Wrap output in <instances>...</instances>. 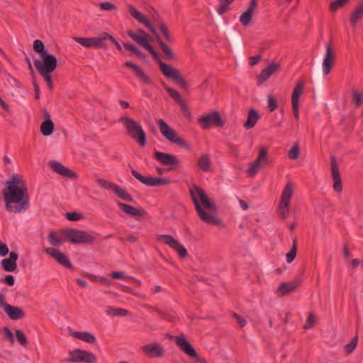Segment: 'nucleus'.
Listing matches in <instances>:
<instances>
[{"mask_svg":"<svg viewBox=\"0 0 363 363\" xmlns=\"http://www.w3.org/2000/svg\"><path fill=\"white\" fill-rule=\"evenodd\" d=\"M5 185L2 194L6 211L16 213L26 211L30 206L29 196L23 176L13 174Z\"/></svg>","mask_w":363,"mask_h":363,"instance_id":"1","label":"nucleus"},{"mask_svg":"<svg viewBox=\"0 0 363 363\" xmlns=\"http://www.w3.org/2000/svg\"><path fill=\"white\" fill-rule=\"evenodd\" d=\"M189 194L197 214L203 222L216 226L223 225L221 220L203 209L204 208L209 212L215 213L217 211V206L213 201L208 198L206 193L201 187L193 184L190 187Z\"/></svg>","mask_w":363,"mask_h":363,"instance_id":"2","label":"nucleus"},{"mask_svg":"<svg viewBox=\"0 0 363 363\" xmlns=\"http://www.w3.org/2000/svg\"><path fill=\"white\" fill-rule=\"evenodd\" d=\"M122 123L128 135L141 147L147 145V136L142 126L136 121L128 116H123L118 120Z\"/></svg>","mask_w":363,"mask_h":363,"instance_id":"3","label":"nucleus"},{"mask_svg":"<svg viewBox=\"0 0 363 363\" xmlns=\"http://www.w3.org/2000/svg\"><path fill=\"white\" fill-rule=\"evenodd\" d=\"M156 123L158 125L159 130L161 134L165 138L166 140L169 141L172 143L176 144L179 147H184L185 149L189 150L190 145L189 143L181 138L177 133L167 123V122L162 119L159 118L156 119Z\"/></svg>","mask_w":363,"mask_h":363,"instance_id":"4","label":"nucleus"},{"mask_svg":"<svg viewBox=\"0 0 363 363\" xmlns=\"http://www.w3.org/2000/svg\"><path fill=\"white\" fill-rule=\"evenodd\" d=\"M150 54L152 55L154 59L159 62L160 69L162 74L166 77L171 79L181 87L184 88L185 90L187 89V83L178 69L174 68L171 65H169L162 62L160 55H158L155 50L150 52Z\"/></svg>","mask_w":363,"mask_h":363,"instance_id":"5","label":"nucleus"},{"mask_svg":"<svg viewBox=\"0 0 363 363\" xmlns=\"http://www.w3.org/2000/svg\"><path fill=\"white\" fill-rule=\"evenodd\" d=\"M150 54L152 55L154 59L159 62L160 69L162 74L166 77L171 79L181 87L184 88L185 90L187 89V83L178 69L174 68L171 65H169L162 62L160 55H158L155 50L150 52Z\"/></svg>","mask_w":363,"mask_h":363,"instance_id":"6","label":"nucleus"},{"mask_svg":"<svg viewBox=\"0 0 363 363\" xmlns=\"http://www.w3.org/2000/svg\"><path fill=\"white\" fill-rule=\"evenodd\" d=\"M62 235L74 244H91L96 238L86 231L74 228H66L62 230Z\"/></svg>","mask_w":363,"mask_h":363,"instance_id":"7","label":"nucleus"},{"mask_svg":"<svg viewBox=\"0 0 363 363\" xmlns=\"http://www.w3.org/2000/svg\"><path fill=\"white\" fill-rule=\"evenodd\" d=\"M176 345L187 356L195 359L196 363H207L206 359L198 355L193 346L187 341L184 334L174 337Z\"/></svg>","mask_w":363,"mask_h":363,"instance_id":"8","label":"nucleus"},{"mask_svg":"<svg viewBox=\"0 0 363 363\" xmlns=\"http://www.w3.org/2000/svg\"><path fill=\"white\" fill-rule=\"evenodd\" d=\"M69 358L62 360L64 362L67 363H96V357L93 353L82 350L80 349H75L68 352Z\"/></svg>","mask_w":363,"mask_h":363,"instance_id":"9","label":"nucleus"},{"mask_svg":"<svg viewBox=\"0 0 363 363\" xmlns=\"http://www.w3.org/2000/svg\"><path fill=\"white\" fill-rule=\"evenodd\" d=\"M269 163L268 150L265 147H261L257 159L251 164V167L247 170L248 177H255L258 172Z\"/></svg>","mask_w":363,"mask_h":363,"instance_id":"10","label":"nucleus"},{"mask_svg":"<svg viewBox=\"0 0 363 363\" xmlns=\"http://www.w3.org/2000/svg\"><path fill=\"white\" fill-rule=\"evenodd\" d=\"M198 123L203 128L208 129L211 127L222 128L225 123L218 111H213L203 115L198 119Z\"/></svg>","mask_w":363,"mask_h":363,"instance_id":"11","label":"nucleus"},{"mask_svg":"<svg viewBox=\"0 0 363 363\" xmlns=\"http://www.w3.org/2000/svg\"><path fill=\"white\" fill-rule=\"evenodd\" d=\"M43 62L39 60L34 61V65L38 72H53L57 65V60L48 52L40 56Z\"/></svg>","mask_w":363,"mask_h":363,"instance_id":"12","label":"nucleus"},{"mask_svg":"<svg viewBox=\"0 0 363 363\" xmlns=\"http://www.w3.org/2000/svg\"><path fill=\"white\" fill-rule=\"evenodd\" d=\"M131 173L142 184L148 186H166L171 183L170 179L168 178L145 177L134 169H132Z\"/></svg>","mask_w":363,"mask_h":363,"instance_id":"13","label":"nucleus"},{"mask_svg":"<svg viewBox=\"0 0 363 363\" xmlns=\"http://www.w3.org/2000/svg\"><path fill=\"white\" fill-rule=\"evenodd\" d=\"M157 240L162 242L169 245L171 248L174 249L182 259L186 257V249L173 236L170 235H157Z\"/></svg>","mask_w":363,"mask_h":363,"instance_id":"14","label":"nucleus"},{"mask_svg":"<svg viewBox=\"0 0 363 363\" xmlns=\"http://www.w3.org/2000/svg\"><path fill=\"white\" fill-rule=\"evenodd\" d=\"M74 40L84 48H106L107 45L105 43V33L100 37L94 38H80L74 37Z\"/></svg>","mask_w":363,"mask_h":363,"instance_id":"15","label":"nucleus"},{"mask_svg":"<svg viewBox=\"0 0 363 363\" xmlns=\"http://www.w3.org/2000/svg\"><path fill=\"white\" fill-rule=\"evenodd\" d=\"M118 206L123 213L133 217L138 220H142L147 214V211L142 207L135 208L122 202H118Z\"/></svg>","mask_w":363,"mask_h":363,"instance_id":"16","label":"nucleus"},{"mask_svg":"<svg viewBox=\"0 0 363 363\" xmlns=\"http://www.w3.org/2000/svg\"><path fill=\"white\" fill-rule=\"evenodd\" d=\"M45 252L51 256L59 264L64 266L65 268L68 269H74V267L69 262L68 257L58 249L54 247H49L45 250Z\"/></svg>","mask_w":363,"mask_h":363,"instance_id":"17","label":"nucleus"},{"mask_svg":"<svg viewBox=\"0 0 363 363\" xmlns=\"http://www.w3.org/2000/svg\"><path fill=\"white\" fill-rule=\"evenodd\" d=\"M326 51L323 62V72L328 75L332 70L335 62V54L332 48V43H328L326 46Z\"/></svg>","mask_w":363,"mask_h":363,"instance_id":"18","label":"nucleus"},{"mask_svg":"<svg viewBox=\"0 0 363 363\" xmlns=\"http://www.w3.org/2000/svg\"><path fill=\"white\" fill-rule=\"evenodd\" d=\"M141 350L150 358H159L164 355V347L155 342L143 345Z\"/></svg>","mask_w":363,"mask_h":363,"instance_id":"19","label":"nucleus"},{"mask_svg":"<svg viewBox=\"0 0 363 363\" xmlns=\"http://www.w3.org/2000/svg\"><path fill=\"white\" fill-rule=\"evenodd\" d=\"M154 157L163 165L171 166L170 169L179 164L177 157L172 154L156 151L154 153Z\"/></svg>","mask_w":363,"mask_h":363,"instance_id":"20","label":"nucleus"},{"mask_svg":"<svg viewBox=\"0 0 363 363\" xmlns=\"http://www.w3.org/2000/svg\"><path fill=\"white\" fill-rule=\"evenodd\" d=\"M331 172L332 177L333 179V189L337 193H341L342 191L343 187L342 184V179L340 173V170L336 162V160L335 157H331Z\"/></svg>","mask_w":363,"mask_h":363,"instance_id":"21","label":"nucleus"},{"mask_svg":"<svg viewBox=\"0 0 363 363\" xmlns=\"http://www.w3.org/2000/svg\"><path fill=\"white\" fill-rule=\"evenodd\" d=\"M128 11L130 14L134 18L144 25L152 34L155 35L157 33L155 27L152 25V23L144 14L137 11L135 8L132 5L128 6Z\"/></svg>","mask_w":363,"mask_h":363,"instance_id":"22","label":"nucleus"},{"mask_svg":"<svg viewBox=\"0 0 363 363\" xmlns=\"http://www.w3.org/2000/svg\"><path fill=\"white\" fill-rule=\"evenodd\" d=\"M50 168L57 174L66 177L69 179H77V174L69 168L65 167L60 162L57 161H50L48 163Z\"/></svg>","mask_w":363,"mask_h":363,"instance_id":"23","label":"nucleus"},{"mask_svg":"<svg viewBox=\"0 0 363 363\" xmlns=\"http://www.w3.org/2000/svg\"><path fill=\"white\" fill-rule=\"evenodd\" d=\"M299 279H294L289 282H283L277 289V294L279 297H283L292 291H294L300 285Z\"/></svg>","mask_w":363,"mask_h":363,"instance_id":"24","label":"nucleus"},{"mask_svg":"<svg viewBox=\"0 0 363 363\" xmlns=\"http://www.w3.org/2000/svg\"><path fill=\"white\" fill-rule=\"evenodd\" d=\"M124 65L127 67L131 68L135 72V76L140 79V81L145 84H153L152 79L142 70V69L136 64L132 62L127 61L124 63Z\"/></svg>","mask_w":363,"mask_h":363,"instance_id":"25","label":"nucleus"},{"mask_svg":"<svg viewBox=\"0 0 363 363\" xmlns=\"http://www.w3.org/2000/svg\"><path fill=\"white\" fill-rule=\"evenodd\" d=\"M280 69L279 64L272 63L264 68L261 73L257 77V84L259 86L267 81L274 72Z\"/></svg>","mask_w":363,"mask_h":363,"instance_id":"26","label":"nucleus"},{"mask_svg":"<svg viewBox=\"0 0 363 363\" xmlns=\"http://www.w3.org/2000/svg\"><path fill=\"white\" fill-rule=\"evenodd\" d=\"M18 255L15 252H11L9 255V257L6 259H4L1 260V263L3 269L6 272H13L17 268L16 261L18 259Z\"/></svg>","mask_w":363,"mask_h":363,"instance_id":"27","label":"nucleus"},{"mask_svg":"<svg viewBox=\"0 0 363 363\" xmlns=\"http://www.w3.org/2000/svg\"><path fill=\"white\" fill-rule=\"evenodd\" d=\"M5 313L13 320H20L26 316V313L21 307L13 306L10 304L6 306Z\"/></svg>","mask_w":363,"mask_h":363,"instance_id":"28","label":"nucleus"},{"mask_svg":"<svg viewBox=\"0 0 363 363\" xmlns=\"http://www.w3.org/2000/svg\"><path fill=\"white\" fill-rule=\"evenodd\" d=\"M260 118V115L255 108H250L248 111V115L246 121L244 123L243 126L246 129L252 128Z\"/></svg>","mask_w":363,"mask_h":363,"instance_id":"29","label":"nucleus"},{"mask_svg":"<svg viewBox=\"0 0 363 363\" xmlns=\"http://www.w3.org/2000/svg\"><path fill=\"white\" fill-rule=\"evenodd\" d=\"M305 82L299 79L295 86L291 95V104H299V98L303 94Z\"/></svg>","mask_w":363,"mask_h":363,"instance_id":"30","label":"nucleus"},{"mask_svg":"<svg viewBox=\"0 0 363 363\" xmlns=\"http://www.w3.org/2000/svg\"><path fill=\"white\" fill-rule=\"evenodd\" d=\"M72 335L75 338H77L82 341H84V342L89 343V344H94L96 342V339L95 336L89 332L76 331V332H74L72 334Z\"/></svg>","mask_w":363,"mask_h":363,"instance_id":"31","label":"nucleus"},{"mask_svg":"<svg viewBox=\"0 0 363 363\" xmlns=\"http://www.w3.org/2000/svg\"><path fill=\"white\" fill-rule=\"evenodd\" d=\"M157 42L159 43L160 49L165 55L166 58L169 60H173L175 57L174 53L167 46V45L162 40L161 37L157 34L155 35Z\"/></svg>","mask_w":363,"mask_h":363,"instance_id":"32","label":"nucleus"},{"mask_svg":"<svg viewBox=\"0 0 363 363\" xmlns=\"http://www.w3.org/2000/svg\"><path fill=\"white\" fill-rule=\"evenodd\" d=\"M363 17V1L360 2L357 7L353 11L350 16V24L352 26H356L357 22Z\"/></svg>","mask_w":363,"mask_h":363,"instance_id":"33","label":"nucleus"},{"mask_svg":"<svg viewBox=\"0 0 363 363\" xmlns=\"http://www.w3.org/2000/svg\"><path fill=\"white\" fill-rule=\"evenodd\" d=\"M198 167L203 172H208L211 170V160L208 155H202L198 160Z\"/></svg>","mask_w":363,"mask_h":363,"instance_id":"34","label":"nucleus"},{"mask_svg":"<svg viewBox=\"0 0 363 363\" xmlns=\"http://www.w3.org/2000/svg\"><path fill=\"white\" fill-rule=\"evenodd\" d=\"M54 123L51 119L45 120L40 125V131L44 136L50 135L54 130Z\"/></svg>","mask_w":363,"mask_h":363,"instance_id":"35","label":"nucleus"},{"mask_svg":"<svg viewBox=\"0 0 363 363\" xmlns=\"http://www.w3.org/2000/svg\"><path fill=\"white\" fill-rule=\"evenodd\" d=\"M293 192L294 190L291 184L287 183L281 193V202L284 203V204H290L291 197L293 195Z\"/></svg>","mask_w":363,"mask_h":363,"instance_id":"36","label":"nucleus"},{"mask_svg":"<svg viewBox=\"0 0 363 363\" xmlns=\"http://www.w3.org/2000/svg\"><path fill=\"white\" fill-rule=\"evenodd\" d=\"M113 191L116 194V195L120 199L129 202L133 201V198L130 194H129L125 190H124L121 186L116 184V187H114Z\"/></svg>","mask_w":363,"mask_h":363,"instance_id":"37","label":"nucleus"},{"mask_svg":"<svg viewBox=\"0 0 363 363\" xmlns=\"http://www.w3.org/2000/svg\"><path fill=\"white\" fill-rule=\"evenodd\" d=\"M123 48L125 50H128L131 51L132 52H133L138 57H139L140 59H143V60H145L146 59L147 55L144 52H143L141 50H140L134 45L130 44V43H124L123 44Z\"/></svg>","mask_w":363,"mask_h":363,"instance_id":"38","label":"nucleus"},{"mask_svg":"<svg viewBox=\"0 0 363 363\" xmlns=\"http://www.w3.org/2000/svg\"><path fill=\"white\" fill-rule=\"evenodd\" d=\"M48 240L50 245L54 247H60L63 244V240L55 231L49 233Z\"/></svg>","mask_w":363,"mask_h":363,"instance_id":"39","label":"nucleus"},{"mask_svg":"<svg viewBox=\"0 0 363 363\" xmlns=\"http://www.w3.org/2000/svg\"><path fill=\"white\" fill-rule=\"evenodd\" d=\"M159 29L167 43H172L174 41V37L171 35L169 28L164 22L160 23Z\"/></svg>","mask_w":363,"mask_h":363,"instance_id":"40","label":"nucleus"},{"mask_svg":"<svg viewBox=\"0 0 363 363\" xmlns=\"http://www.w3.org/2000/svg\"><path fill=\"white\" fill-rule=\"evenodd\" d=\"M135 38V43L142 48L146 49L150 53L155 50L154 48L149 43V38H145L142 37H137Z\"/></svg>","mask_w":363,"mask_h":363,"instance_id":"41","label":"nucleus"},{"mask_svg":"<svg viewBox=\"0 0 363 363\" xmlns=\"http://www.w3.org/2000/svg\"><path fill=\"white\" fill-rule=\"evenodd\" d=\"M15 335L18 342L21 346L26 347L28 344V341L25 333L21 330L17 329L15 330Z\"/></svg>","mask_w":363,"mask_h":363,"instance_id":"42","label":"nucleus"},{"mask_svg":"<svg viewBox=\"0 0 363 363\" xmlns=\"http://www.w3.org/2000/svg\"><path fill=\"white\" fill-rule=\"evenodd\" d=\"M297 253V241L295 238L293 241V245L291 250L286 254V261L288 263H291L296 257Z\"/></svg>","mask_w":363,"mask_h":363,"instance_id":"43","label":"nucleus"},{"mask_svg":"<svg viewBox=\"0 0 363 363\" xmlns=\"http://www.w3.org/2000/svg\"><path fill=\"white\" fill-rule=\"evenodd\" d=\"M127 35L133 40L135 42V38H137V37H142V38H149L150 35L145 33V30H142V29H138L136 32H133L132 30H128L127 32Z\"/></svg>","mask_w":363,"mask_h":363,"instance_id":"44","label":"nucleus"},{"mask_svg":"<svg viewBox=\"0 0 363 363\" xmlns=\"http://www.w3.org/2000/svg\"><path fill=\"white\" fill-rule=\"evenodd\" d=\"M252 14L253 13L247 10L242 13L240 17V21L243 26H247L250 23L252 19Z\"/></svg>","mask_w":363,"mask_h":363,"instance_id":"45","label":"nucleus"},{"mask_svg":"<svg viewBox=\"0 0 363 363\" xmlns=\"http://www.w3.org/2000/svg\"><path fill=\"white\" fill-rule=\"evenodd\" d=\"M33 50L40 54V56L48 52L45 49L44 43L40 40H35L34 41Z\"/></svg>","mask_w":363,"mask_h":363,"instance_id":"46","label":"nucleus"},{"mask_svg":"<svg viewBox=\"0 0 363 363\" xmlns=\"http://www.w3.org/2000/svg\"><path fill=\"white\" fill-rule=\"evenodd\" d=\"M96 181L101 187L104 189L113 191L114 187H116V184L108 182L103 178H98Z\"/></svg>","mask_w":363,"mask_h":363,"instance_id":"47","label":"nucleus"},{"mask_svg":"<svg viewBox=\"0 0 363 363\" xmlns=\"http://www.w3.org/2000/svg\"><path fill=\"white\" fill-rule=\"evenodd\" d=\"M300 155V148L297 143L294 144L291 150L288 152V157L291 160H296Z\"/></svg>","mask_w":363,"mask_h":363,"instance_id":"48","label":"nucleus"},{"mask_svg":"<svg viewBox=\"0 0 363 363\" xmlns=\"http://www.w3.org/2000/svg\"><path fill=\"white\" fill-rule=\"evenodd\" d=\"M349 0H335L331 2L330 5V10L332 12L336 11L340 8L344 6L348 3Z\"/></svg>","mask_w":363,"mask_h":363,"instance_id":"49","label":"nucleus"},{"mask_svg":"<svg viewBox=\"0 0 363 363\" xmlns=\"http://www.w3.org/2000/svg\"><path fill=\"white\" fill-rule=\"evenodd\" d=\"M164 89L171 96V97L177 102V101H180L182 96L180 94L175 91L174 89L167 86L165 84H162Z\"/></svg>","mask_w":363,"mask_h":363,"instance_id":"50","label":"nucleus"},{"mask_svg":"<svg viewBox=\"0 0 363 363\" xmlns=\"http://www.w3.org/2000/svg\"><path fill=\"white\" fill-rule=\"evenodd\" d=\"M357 336L354 337L352 340L345 346V351L348 354L352 353L356 348L357 345Z\"/></svg>","mask_w":363,"mask_h":363,"instance_id":"51","label":"nucleus"},{"mask_svg":"<svg viewBox=\"0 0 363 363\" xmlns=\"http://www.w3.org/2000/svg\"><path fill=\"white\" fill-rule=\"evenodd\" d=\"M43 77L45 81L47 83V85L50 89H53V84L52 81V77L50 75V73L52 72H38Z\"/></svg>","mask_w":363,"mask_h":363,"instance_id":"52","label":"nucleus"},{"mask_svg":"<svg viewBox=\"0 0 363 363\" xmlns=\"http://www.w3.org/2000/svg\"><path fill=\"white\" fill-rule=\"evenodd\" d=\"M65 218L72 221H77L83 218V215L77 212H67L65 213Z\"/></svg>","mask_w":363,"mask_h":363,"instance_id":"53","label":"nucleus"},{"mask_svg":"<svg viewBox=\"0 0 363 363\" xmlns=\"http://www.w3.org/2000/svg\"><path fill=\"white\" fill-rule=\"evenodd\" d=\"M268 108L269 111L272 112L277 108V101L273 95H268Z\"/></svg>","mask_w":363,"mask_h":363,"instance_id":"54","label":"nucleus"},{"mask_svg":"<svg viewBox=\"0 0 363 363\" xmlns=\"http://www.w3.org/2000/svg\"><path fill=\"white\" fill-rule=\"evenodd\" d=\"M289 207V203L284 204V203L280 202V204L279 206V213L283 219H285L288 215Z\"/></svg>","mask_w":363,"mask_h":363,"instance_id":"55","label":"nucleus"},{"mask_svg":"<svg viewBox=\"0 0 363 363\" xmlns=\"http://www.w3.org/2000/svg\"><path fill=\"white\" fill-rule=\"evenodd\" d=\"M3 332L4 333L5 338L9 341L11 345H13L14 344V337H13V333L11 332L10 328L9 327H4Z\"/></svg>","mask_w":363,"mask_h":363,"instance_id":"56","label":"nucleus"},{"mask_svg":"<svg viewBox=\"0 0 363 363\" xmlns=\"http://www.w3.org/2000/svg\"><path fill=\"white\" fill-rule=\"evenodd\" d=\"M100 8L104 11H111L116 9L114 4L109 1H104L100 4Z\"/></svg>","mask_w":363,"mask_h":363,"instance_id":"57","label":"nucleus"},{"mask_svg":"<svg viewBox=\"0 0 363 363\" xmlns=\"http://www.w3.org/2000/svg\"><path fill=\"white\" fill-rule=\"evenodd\" d=\"M315 324V315L313 313H310L308 316L306 323L303 326L304 329H309L314 326Z\"/></svg>","mask_w":363,"mask_h":363,"instance_id":"58","label":"nucleus"},{"mask_svg":"<svg viewBox=\"0 0 363 363\" xmlns=\"http://www.w3.org/2000/svg\"><path fill=\"white\" fill-rule=\"evenodd\" d=\"M111 40L117 48V49L120 51H122V47L120 45V43L110 34L105 33V43H106V40Z\"/></svg>","mask_w":363,"mask_h":363,"instance_id":"59","label":"nucleus"},{"mask_svg":"<svg viewBox=\"0 0 363 363\" xmlns=\"http://www.w3.org/2000/svg\"><path fill=\"white\" fill-rule=\"evenodd\" d=\"M110 310H112L114 313L112 314L113 315L117 316H126L128 314V311L123 308H116L113 309L112 308H109Z\"/></svg>","mask_w":363,"mask_h":363,"instance_id":"60","label":"nucleus"},{"mask_svg":"<svg viewBox=\"0 0 363 363\" xmlns=\"http://www.w3.org/2000/svg\"><path fill=\"white\" fill-rule=\"evenodd\" d=\"M228 5L229 4L225 2L223 0H221L220 2L219 7L217 9L218 13L220 15H223L228 10Z\"/></svg>","mask_w":363,"mask_h":363,"instance_id":"61","label":"nucleus"},{"mask_svg":"<svg viewBox=\"0 0 363 363\" xmlns=\"http://www.w3.org/2000/svg\"><path fill=\"white\" fill-rule=\"evenodd\" d=\"M1 281L8 284L9 286H13L15 284V279L13 275L7 274L2 279Z\"/></svg>","mask_w":363,"mask_h":363,"instance_id":"62","label":"nucleus"},{"mask_svg":"<svg viewBox=\"0 0 363 363\" xmlns=\"http://www.w3.org/2000/svg\"><path fill=\"white\" fill-rule=\"evenodd\" d=\"M233 316L234 318L236 319V320L240 328H243L245 326L247 322H246V320L242 316H241L235 313H233Z\"/></svg>","mask_w":363,"mask_h":363,"instance_id":"63","label":"nucleus"},{"mask_svg":"<svg viewBox=\"0 0 363 363\" xmlns=\"http://www.w3.org/2000/svg\"><path fill=\"white\" fill-rule=\"evenodd\" d=\"M262 59V56L259 55L252 56L249 58V64L253 67L256 65Z\"/></svg>","mask_w":363,"mask_h":363,"instance_id":"64","label":"nucleus"}]
</instances>
